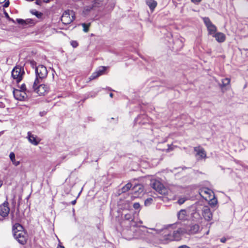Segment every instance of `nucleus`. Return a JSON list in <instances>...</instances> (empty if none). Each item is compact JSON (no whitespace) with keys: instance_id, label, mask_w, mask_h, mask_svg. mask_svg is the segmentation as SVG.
Wrapping results in <instances>:
<instances>
[{"instance_id":"obj_55","label":"nucleus","mask_w":248,"mask_h":248,"mask_svg":"<svg viewBox=\"0 0 248 248\" xmlns=\"http://www.w3.org/2000/svg\"><path fill=\"white\" fill-rule=\"evenodd\" d=\"M71 204H73V205L75 204H76V200H74V201H72L71 202Z\"/></svg>"},{"instance_id":"obj_13","label":"nucleus","mask_w":248,"mask_h":248,"mask_svg":"<svg viewBox=\"0 0 248 248\" xmlns=\"http://www.w3.org/2000/svg\"><path fill=\"white\" fill-rule=\"evenodd\" d=\"M200 196L206 201H211L212 198V190L207 187H202L199 189V191Z\"/></svg>"},{"instance_id":"obj_56","label":"nucleus","mask_w":248,"mask_h":248,"mask_svg":"<svg viewBox=\"0 0 248 248\" xmlns=\"http://www.w3.org/2000/svg\"><path fill=\"white\" fill-rule=\"evenodd\" d=\"M50 0H43V2L45 3H48L49 2Z\"/></svg>"},{"instance_id":"obj_14","label":"nucleus","mask_w":248,"mask_h":248,"mask_svg":"<svg viewBox=\"0 0 248 248\" xmlns=\"http://www.w3.org/2000/svg\"><path fill=\"white\" fill-rule=\"evenodd\" d=\"M185 39L181 36H177L173 40L172 49L174 51L180 50L184 46Z\"/></svg>"},{"instance_id":"obj_24","label":"nucleus","mask_w":248,"mask_h":248,"mask_svg":"<svg viewBox=\"0 0 248 248\" xmlns=\"http://www.w3.org/2000/svg\"><path fill=\"white\" fill-rule=\"evenodd\" d=\"M146 4L151 11H153L157 5V2L155 0H146Z\"/></svg>"},{"instance_id":"obj_12","label":"nucleus","mask_w":248,"mask_h":248,"mask_svg":"<svg viewBox=\"0 0 248 248\" xmlns=\"http://www.w3.org/2000/svg\"><path fill=\"white\" fill-rule=\"evenodd\" d=\"M123 222L128 225L130 228L138 226V223L134 220V215L130 213L125 214Z\"/></svg>"},{"instance_id":"obj_63","label":"nucleus","mask_w":248,"mask_h":248,"mask_svg":"<svg viewBox=\"0 0 248 248\" xmlns=\"http://www.w3.org/2000/svg\"><path fill=\"white\" fill-rule=\"evenodd\" d=\"M94 96H95V95H93V94H92L91 95V97H93Z\"/></svg>"},{"instance_id":"obj_59","label":"nucleus","mask_w":248,"mask_h":248,"mask_svg":"<svg viewBox=\"0 0 248 248\" xmlns=\"http://www.w3.org/2000/svg\"><path fill=\"white\" fill-rule=\"evenodd\" d=\"M4 132V130L0 131V136H1L2 134H3Z\"/></svg>"},{"instance_id":"obj_35","label":"nucleus","mask_w":248,"mask_h":248,"mask_svg":"<svg viewBox=\"0 0 248 248\" xmlns=\"http://www.w3.org/2000/svg\"><path fill=\"white\" fill-rule=\"evenodd\" d=\"M30 64L31 65V66L32 68L36 69V68L38 66H37V63L36 62L34 61L33 60H30Z\"/></svg>"},{"instance_id":"obj_53","label":"nucleus","mask_w":248,"mask_h":248,"mask_svg":"<svg viewBox=\"0 0 248 248\" xmlns=\"http://www.w3.org/2000/svg\"><path fill=\"white\" fill-rule=\"evenodd\" d=\"M178 169H182V170H185V169H187V168H186V167H180L174 168L175 170Z\"/></svg>"},{"instance_id":"obj_49","label":"nucleus","mask_w":248,"mask_h":248,"mask_svg":"<svg viewBox=\"0 0 248 248\" xmlns=\"http://www.w3.org/2000/svg\"><path fill=\"white\" fill-rule=\"evenodd\" d=\"M7 20L9 21H11V22H12L13 23H15V24L16 23L15 20L14 19H13L12 18L10 17Z\"/></svg>"},{"instance_id":"obj_23","label":"nucleus","mask_w":248,"mask_h":248,"mask_svg":"<svg viewBox=\"0 0 248 248\" xmlns=\"http://www.w3.org/2000/svg\"><path fill=\"white\" fill-rule=\"evenodd\" d=\"M213 37L216 38V40L219 43L223 42L225 40V35L221 32H217L216 34H214Z\"/></svg>"},{"instance_id":"obj_37","label":"nucleus","mask_w":248,"mask_h":248,"mask_svg":"<svg viewBox=\"0 0 248 248\" xmlns=\"http://www.w3.org/2000/svg\"><path fill=\"white\" fill-rule=\"evenodd\" d=\"M70 44L74 48L77 47L78 45V43L77 41H71Z\"/></svg>"},{"instance_id":"obj_25","label":"nucleus","mask_w":248,"mask_h":248,"mask_svg":"<svg viewBox=\"0 0 248 248\" xmlns=\"http://www.w3.org/2000/svg\"><path fill=\"white\" fill-rule=\"evenodd\" d=\"M234 161L238 166V167L235 168L236 170H248V166L245 165L241 162L239 163L238 161H236L235 160H234Z\"/></svg>"},{"instance_id":"obj_34","label":"nucleus","mask_w":248,"mask_h":248,"mask_svg":"<svg viewBox=\"0 0 248 248\" xmlns=\"http://www.w3.org/2000/svg\"><path fill=\"white\" fill-rule=\"evenodd\" d=\"M187 200V199L186 197H181V198H179V199L177 201V202L180 205H181V204H183Z\"/></svg>"},{"instance_id":"obj_39","label":"nucleus","mask_w":248,"mask_h":248,"mask_svg":"<svg viewBox=\"0 0 248 248\" xmlns=\"http://www.w3.org/2000/svg\"><path fill=\"white\" fill-rule=\"evenodd\" d=\"M133 207L135 209L138 210L140 208V204L139 202H135L133 204Z\"/></svg>"},{"instance_id":"obj_45","label":"nucleus","mask_w":248,"mask_h":248,"mask_svg":"<svg viewBox=\"0 0 248 248\" xmlns=\"http://www.w3.org/2000/svg\"><path fill=\"white\" fill-rule=\"evenodd\" d=\"M202 0H191V1L196 4H198L199 3H200Z\"/></svg>"},{"instance_id":"obj_51","label":"nucleus","mask_w":248,"mask_h":248,"mask_svg":"<svg viewBox=\"0 0 248 248\" xmlns=\"http://www.w3.org/2000/svg\"><path fill=\"white\" fill-rule=\"evenodd\" d=\"M178 248H190L186 245H182V246H179L178 247Z\"/></svg>"},{"instance_id":"obj_16","label":"nucleus","mask_w":248,"mask_h":248,"mask_svg":"<svg viewBox=\"0 0 248 248\" xmlns=\"http://www.w3.org/2000/svg\"><path fill=\"white\" fill-rule=\"evenodd\" d=\"M16 21L18 25H21L23 27H27L28 25L33 26L35 24L34 20L32 18H27L26 19L16 18Z\"/></svg>"},{"instance_id":"obj_43","label":"nucleus","mask_w":248,"mask_h":248,"mask_svg":"<svg viewBox=\"0 0 248 248\" xmlns=\"http://www.w3.org/2000/svg\"><path fill=\"white\" fill-rule=\"evenodd\" d=\"M144 116L143 115H139L135 119V122H138L139 119H140L141 118V117H144Z\"/></svg>"},{"instance_id":"obj_60","label":"nucleus","mask_w":248,"mask_h":248,"mask_svg":"<svg viewBox=\"0 0 248 248\" xmlns=\"http://www.w3.org/2000/svg\"><path fill=\"white\" fill-rule=\"evenodd\" d=\"M88 97H89V96L85 97L84 99H83V102H84Z\"/></svg>"},{"instance_id":"obj_1","label":"nucleus","mask_w":248,"mask_h":248,"mask_svg":"<svg viewBox=\"0 0 248 248\" xmlns=\"http://www.w3.org/2000/svg\"><path fill=\"white\" fill-rule=\"evenodd\" d=\"M175 224H170L166 228L161 230H155L154 228H149L150 230H154L155 232V234L160 233L164 232L165 239L167 240L174 241L179 240L182 234H184L185 232L183 228H178L177 230H174L173 227Z\"/></svg>"},{"instance_id":"obj_61","label":"nucleus","mask_w":248,"mask_h":248,"mask_svg":"<svg viewBox=\"0 0 248 248\" xmlns=\"http://www.w3.org/2000/svg\"><path fill=\"white\" fill-rule=\"evenodd\" d=\"M107 88H108V90H109V91H113V90L111 89V88H110V87H108Z\"/></svg>"},{"instance_id":"obj_47","label":"nucleus","mask_w":248,"mask_h":248,"mask_svg":"<svg viewBox=\"0 0 248 248\" xmlns=\"http://www.w3.org/2000/svg\"><path fill=\"white\" fill-rule=\"evenodd\" d=\"M69 12H70L69 10L64 11V12L63 14V16H64V15L67 16H69L70 15Z\"/></svg>"},{"instance_id":"obj_15","label":"nucleus","mask_w":248,"mask_h":248,"mask_svg":"<svg viewBox=\"0 0 248 248\" xmlns=\"http://www.w3.org/2000/svg\"><path fill=\"white\" fill-rule=\"evenodd\" d=\"M13 93L14 98L17 100L24 101L28 98L26 92H22L21 90H17L16 89H14Z\"/></svg>"},{"instance_id":"obj_19","label":"nucleus","mask_w":248,"mask_h":248,"mask_svg":"<svg viewBox=\"0 0 248 248\" xmlns=\"http://www.w3.org/2000/svg\"><path fill=\"white\" fill-rule=\"evenodd\" d=\"M204 218L207 220H210L212 218V214L210 208L207 206H201V214Z\"/></svg>"},{"instance_id":"obj_30","label":"nucleus","mask_w":248,"mask_h":248,"mask_svg":"<svg viewBox=\"0 0 248 248\" xmlns=\"http://www.w3.org/2000/svg\"><path fill=\"white\" fill-rule=\"evenodd\" d=\"M132 190L133 191V192H134V193L135 194H136L137 192H139V193L142 192L143 189L140 185H137L136 186H135L133 187Z\"/></svg>"},{"instance_id":"obj_22","label":"nucleus","mask_w":248,"mask_h":248,"mask_svg":"<svg viewBox=\"0 0 248 248\" xmlns=\"http://www.w3.org/2000/svg\"><path fill=\"white\" fill-rule=\"evenodd\" d=\"M155 234L152 232H149L147 229H145V237L144 240L148 242L152 241L155 237Z\"/></svg>"},{"instance_id":"obj_17","label":"nucleus","mask_w":248,"mask_h":248,"mask_svg":"<svg viewBox=\"0 0 248 248\" xmlns=\"http://www.w3.org/2000/svg\"><path fill=\"white\" fill-rule=\"evenodd\" d=\"M10 212V208L8 206V202L5 201L0 205V216L5 217H7Z\"/></svg>"},{"instance_id":"obj_18","label":"nucleus","mask_w":248,"mask_h":248,"mask_svg":"<svg viewBox=\"0 0 248 248\" xmlns=\"http://www.w3.org/2000/svg\"><path fill=\"white\" fill-rule=\"evenodd\" d=\"M29 141L34 145H37L40 143L41 140L37 136L32 134L30 131L27 133V137Z\"/></svg>"},{"instance_id":"obj_3","label":"nucleus","mask_w":248,"mask_h":248,"mask_svg":"<svg viewBox=\"0 0 248 248\" xmlns=\"http://www.w3.org/2000/svg\"><path fill=\"white\" fill-rule=\"evenodd\" d=\"M130 230L127 229L124 230L123 233L125 235V238L128 240L132 239H142L144 240L145 237V232L146 227L142 226L143 229L137 227H133Z\"/></svg>"},{"instance_id":"obj_46","label":"nucleus","mask_w":248,"mask_h":248,"mask_svg":"<svg viewBox=\"0 0 248 248\" xmlns=\"http://www.w3.org/2000/svg\"><path fill=\"white\" fill-rule=\"evenodd\" d=\"M35 3L38 5H41L42 4V1L41 0H36Z\"/></svg>"},{"instance_id":"obj_26","label":"nucleus","mask_w":248,"mask_h":248,"mask_svg":"<svg viewBox=\"0 0 248 248\" xmlns=\"http://www.w3.org/2000/svg\"><path fill=\"white\" fill-rule=\"evenodd\" d=\"M30 12L32 15L35 16L38 19L43 18V14L41 12L38 11L35 9H31Z\"/></svg>"},{"instance_id":"obj_36","label":"nucleus","mask_w":248,"mask_h":248,"mask_svg":"<svg viewBox=\"0 0 248 248\" xmlns=\"http://www.w3.org/2000/svg\"><path fill=\"white\" fill-rule=\"evenodd\" d=\"M17 90H21V91L22 92H26L27 91V88H26V85L25 83H23L22 84L20 87V89H17Z\"/></svg>"},{"instance_id":"obj_33","label":"nucleus","mask_w":248,"mask_h":248,"mask_svg":"<svg viewBox=\"0 0 248 248\" xmlns=\"http://www.w3.org/2000/svg\"><path fill=\"white\" fill-rule=\"evenodd\" d=\"M153 199L152 198H149L146 199L144 201V204L145 206H149L153 202Z\"/></svg>"},{"instance_id":"obj_41","label":"nucleus","mask_w":248,"mask_h":248,"mask_svg":"<svg viewBox=\"0 0 248 248\" xmlns=\"http://www.w3.org/2000/svg\"><path fill=\"white\" fill-rule=\"evenodd\" d=\"M3 14L4 15V16L5 17V18L8 19L9 17H10V16L9 15V14H8V13L5 11V10H4V9H3Z\"/></svg>"},{"instance_id":"obj_52","label":"nucleus","mask_w":248,"mask_h":248,"mask_svg":"<svg viewBox=\"0 0 248 248\" xmlns=\"http://www.w3.org/2000/svg\"><path fill=\"white\" fill-rule=\"evenodd\" d=\"M4 107H5V104L2 102H0V108H3Z\"/></svg>"},{"instance_id":"obj_27","label":"nucleus","mask_w":248,"mask_h":248,"mask_svg":"<svg viewBox=\"0 0 248 248\" xmlns=\"http://www.w3.org/2000/svg\"><path fill=\"white\" fill-rule=\"evenodd\" d=\"M131 186L132 184L131 183H127L119 190V194L125 193L126 192L128 191L131 188Z\"/></svg>"},{"instance_id":"obj_5","label":"nucleus","mask_w":248,"mask_h":248,"mask_svg":"<svg viewBox=\"0 0 248 248\" xmlns=\"http://www.w3.org/2000/svg\"><path fill=\"white\" fill-rule=\"evenodd\" d=\"M19 64L16 65L14 67L11 72V76L13 79H15L17 83H19L23 78V77L25 74L24 66Z\"/></svg>"},{"instance_id":"obj_28","label":"nucleus","mask_w":248,"mask_h":248,"mask_svg":"<svg viewBox=\"0 0 248 248\" xmlns=\"http://www.w3.org/2000/svg\"><path fill=\"white\" fill-rule=\"evenodd\" d=\"M230 82V79L229 78H224L221 79V82L219 83L220 88L222 89L223 87H226Z\"/></svg>"},{"instance_id":"obj_7","label":"nucleus","mask_w":248,"mask_h":248,"mask_svg":"<svg viewBox=\"0 0 248 248\" xmlns=\"http://www.w3.org/2000/svg\"><path fill=\"white\" fill-rule=\"evenodd\" d=\"M32 88L33 91L39 95H44L45 93H47L49 91L48 87L43 83V81H38L35 84V81L33 82L32 85Z\"/></svg>"},{"instance_id":"obj_62","label":"nucleus","mask_w":248,"mask_h":248,"mask_svg":"<svg viewBox=\"0 0 248 248\" xmlns=\"http://www.w3.org/2000/svg\"><path fill=\"white\" fill-rule=\"evenodd\" d=\"M5 1V0H3V1H0V3H3Z\"/></svg>"},{"instance_id":"obj_64","label":"nucleus","mask_w":248,"mask_h":248,"mask_svg":"<svg viewBox=\"0 0 248 248\" xmlns=\"http://www.w3.org/2000/svg\"><path fill=\"white\" fill-rule=\"evenodd\" d=\"M130 170H132V171H134V170H136L135 169H131Z\"/></svg>"},{"instance_id":"obj_21","label":"nucleus","mask_w":248,"mask_h":248,"mask_svg":"<svg viewBox=\"0 0 248 248\" xmlns=\"http://www.w3.org/2000/svg\"><path fill=\"white\" fill-rule=\"evenodd\" d=\"M177 217L179 220L187 219L189 216L188 215V208L186 209H182L177 213Z\"/></svg>"},{"instance_id":"obj_40","label":"nucleus","mask_w":248,"mask_h":248,"mask_svg":"<svg viewBox=\"0 0 248 248\" xmlns=\"http://www.w3.org/2000/svg\"><path fill=\"white\" fill-rule=\"evenodd\" d=\"M229 239H230V238H229V237H223L220 238V241L221 242L224 243L226 242L227 240Z\"/></svg>"},{"instance_id":"obj_2","label":"nucleus","mask_w":248,"mask_h":248,"mask_svg":"<svg viewBox=\"0 0 248 248\" xmlns=\"http://www.w3.org/2000/svg\"><path fill=\"white\" fill-rule=\"evenodd\" d=\"M14 238L21 245H25L28 241V234L24 230L23 227L19 223H15L12 227Z\"/></svg>"},{"instance_id":"obj_50","label":"nucleus","mask_w":248,"mask_h":248,"mask_svg":"<svg viewBox=\"0 0 248 248\" xmlns=\"http://www.w3.org/2000/svg\"><path fill=\"white\" fill-rule=\"evenodd\" d=\"M21 200V196H19V198H18V208L19 207V205H20V201ZM17 211L18 212L19 211V209L18 208L17 209Z\"/></svg>"},{"instance_id":"obj_11","label":"nucleus","mask_w":248,"mask_h":248,"mask_svg":"<svg viewBox=\"0 0 248 248\" xmlns=\"http://www.w3.org/2000/svg\"><path fill=\"white\" fill-rule=\"evenodd\" d=\"M185 233L187 234H194L199 232L200 226L198 224H191L183 228Z\"/></svg>"},{"instance_id":"obj_57","label":"nucleus","mask_w":248,"mask_h":248,"mask_svg":"<svg viewBox=\"0 0 248 248\" xmlns=\"http://www.w3.org/2000/svg\"><path fill=\"white\" fill-rule=\"evenodd\" d=\"M57 248H64V247L62 246H61V245H58Z\"/></svg>"},{"instance_id":"obj_8","label":"nucleus","mask_w":248,"mask_h":248,"mask_svg":"<svg viewBox=\"0 0 248 248\" xmlns=\"http://www.w3.org/2000/svg\"><path fill=\"white\" fill-rule=\"evenodd\" d=\"M151 185L156 191L160 194L167 195L169 192V190L158 181H152Z\"/></svg>"},{"instance_id":"obj_38","label":"nucleus","mask_w":248,"mask_h":248,"mask_svg":"<svg viewBox=\"0 0 248 248\" xmlns=\"http://www.w3.org/2000/svg\"><path fill=\"white\" fill-rule=\"evenodd\" d=\"M4 3L2 5L3 8H7L10 5V1L9 0H6L4 2Z\"/></svg>"},{"instance_id":"obj_58","label":"nucleus","mask_w":248,"mask_h":248,"mask_svg":"<svg viewBox=\"0 0 248 248\" xmlns=\"http://www.w3.org/2000/svg\"><path fill=\"white\" fill-rule=\"evenodd\" d=\"M109 96H110V97L112 98V97H113V93H109Z\"/></svg>"},{"instance_id":"obj_32","label":"nucleus","mask_w":248,"mask_h":248,"mask_svg":"<svg viewBox=\"0 0 248 248\" xmlns=\"http://www.w3.org/2000/svg\"><path fill=\"white\" fill-rule=\"evenodd\" d=\"M81 25L83 27V31L85 32H87L89 31V28L91 25L90 23H83L81 24Z\"/></svg>"},{"instance_id":"obj_48","label":"nucleus","mask_w":248,"mask_h":248,"mask_svg":"<svg viewBox=\"0 0 248 248\" xmlns=\"http://www.w3.org/2000/svg\"><path fill=\"white\" fill-rule=\"evenodd\" d=\"M7 20L9 21H11V22H12L13 23H15V24L16 23L15 20L14 19H13L12 18L10 17Z\"/></svg>"},{"instance_id":"obj_4","label":"nucleus","mask_w":248,"mask_h":248,"mask_svg":"<svg viewBox=\"0 0 248 248\" xmlns=\"http://www.w3.org/2000/svg\"><path fill=\"white\" fill-rule=\"evenodd\" d=\"M188 215L193 221H199L202 218L201 215V206L193 204L188 208Z\"/></svg>"},{"instance_id":"obj_6","label":"nucleus","mask_w":248,"mask_h":248,"mask_svg":"<svg viewBox=\"0 0 248 248\" xmlns=\"http://www.w3.org/2000/svg\"><path fill=\"white\" fill-rule=\"evenodd\" d=\"M35 84L38 81H42L47 77L48 72L45 66L42 64L38 65L35 71Z\"/></svg>"},{"instance_id":"obj_44","label":"nucleus","mask_w":248,"mask_h":248,"mask_svg":"<svg viewBox=\"0 0 248 248\" xmlns=\"http://www.w3.org/2000/svg\"><path fill=\"white\" fill-rule=\"evenodd\" d=\"M167 146H168V148L166 149L167 152H169L173 150L171 145L167 144Z\"/></svg>"},{"instance_id":"obj_29","label":"nucleus","mask_w":248,"mask_h":248,"mask_svg":"<svg viewBox=\"0 0 248 248\" xmlns=\"http://www.w3.org/2000/svg\"><path fill=\"white\" fill-rule=\"evenodd\" d=\"M230 82V79L229 78H224L221 79V82L219 83L220 88L222 89L223 87H226Z\"/></svg>"},{"instance_id":"obj_54","label":"nucleus","mask_w":248,"mask_h":248,"mask_svg":"<svg viewBox=\"0 0 248 248\" xmlns=\"http://www.w3.org/2000/svg\"><path fill=\"white\" fill-rule=\"evenodd\" d=\"M88 120L89 121H92V122L94 121V119L92 117H89L88 118Z\"/></svg>"},{"instance_id":"obj_20","label":"nucleus","mask_w":248,"mask_h":248,"mask_svg":"<svg viewBox=\"0 0 248 248\" xmlns=\"http://www.w3.org/2000/svg\"><path fill=\"white\" fill-rule=\"evenodd\" d=\"M194 151L196 152V157L197 159L201 160L206 157V154L203 148L195 147Z\"/></svg>"},{"instance_id":"obj_10","label":"nucleus","mask_w":248,"mask_h":248,"mask_svg":"<svg viewBox=\"0 0 248 248\" xmlns=\"http://www.w3.org/2000/svg\"><path fill=\"white\" fill-rule=\"evenodd\" d=\"M202 19L207 29L208 34L213 36L214 34L216 33L217 30L216 26L212 23L209 17H204Z\"/></svg>"},{"instance_id":"obj_42","label":"nucleus","mask_w":248,"mask_h":248,"mask_svg":"<svg viewBox=\"0 0 248 248\" xmlns=\"http://www.w3.org/2000/svg\"><path fill=\"white\" fill-rule=\"evenodd\" d=\"M47 113V112L46 111H40L39 112V115L41 116V117H43L44 116H45Z\"/></svg>"},{"instance_id":"obj_31","label":"nucleus","mask_w":248,"mask_h":248,"mask_svg":"<svg viewBox=\"0 0 248 248\" xmlns=\"http://www.w3.org/2000/svg\"><path fill=\"white\" fill-rule=\"evenodd\" d=\"M9 157L15 166H17L20 164L19 161H16L15 154L13 152L10 153Z\"/></svg>"},{"instance_id":"obj_9","label":"nucleus","mask_w":248,"mask_h":248,"mask_svg":"<svg viewBox=\"0 0 248 248\" xmlns=\"http://www.w3.org/2000/svg\"><path fill=\"white\" fill-rule=\"evenodd\" d=\"M108 67L101 66H100L95 72L92 73L91 76H90L88 78L87 82H89L90 81L96 79L97 78L102 76L106 73V72L108 69Z\"/></svg>"}]
</instances>
